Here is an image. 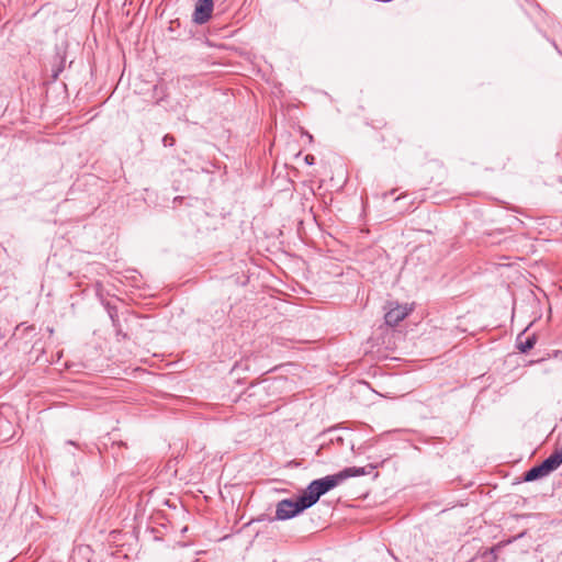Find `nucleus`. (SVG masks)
Segmentation results:
<instances>
[{"instance_id": "7", "label": "nucleus", "mask_w": 562, "mask_h": 562, "mask_svg": "<svg viewBox=\"0 0 562 562\" xmlns=\"http://www.w3.org/2000/svg\"><path fill=\"white\" fill-rule=\"evenodd\" d=\"M550 472L546 469V467L541 463L537 467L531 468L529 471L525 473L524 480L526 482H531L541 477L549 475Z\"/></svg>"}, {"instance_id": "9", "label": "nucleus", "mask_w": 562, "mask_h": 562, "mask_svg": "<svg viewBox=\"0 0 562 562\" xmlns=\"http://www.w3.org/2000/svg\"><path fill=\"white\" fill-rule=\"evenodd\" d=\"M497 548L498 547H493L490 550L485 551L484 557H490L491 558L490 561H485V562H496L497 557L495 554V551H496Z\"/></svg>"}, {"instance_id": "2", "label": "nucleus", "mask_w": 562, "mask_h": 562, "mask_svg": "<svg viewBox=\"0 0 562 562\" xmlns=\"http://www.w3.org/2000/svg\"><path fill=\"white\" fill-rule=\"evenodd\" d=\"M311 506L306 502L303 494L297 497L296 501L293 499H282L277 504L276 508V519L278 520H286L295 517L304 509L310 508Z\"/></svg>"}, {"instance_id": "5", "label": "nucleus", "mask_w": 562, "mask_h": 562, "mask_svg": "<svg viewBox=\"0 0 562 562\" xmlns=\"http://www.w3.org/2000/svg\"><path fill=\"white\" fill-rule=\"evenodd\" d=\"M537 337L535 334L525 337V333L522 331L517 336L516 347L520 352L526 353L535 347Z\"/></svg>"}, {"instance_id": "4", "label": "nucleus", "mask_w": 562, "mask_h": 562, "mask_svg": "<svg viewBox=\"0 0 562 562\" xmlns=\"http://www.w3.org/2000/svg\"><path fill=\"white\" fill-rule=\"evenodd\" d=\"M411 311L412 308L407 305H396L385 313V323L389 326H396L411 313Z\"/></svg>"}, {"instance_id": "11", "label": "nucleus", "mask_w": 562, "mask_h": 562, "mask_svg": "<svg viewBox=\"0 0 562 562\" xmlns=\"http://www.w3.org/2000/svg\"><path fill=\"white\" fill-rule=\"evenodd\" d=\"M0 423H3V424H9L8 422H5V420H1V419H0Z\"/></svg>"}, {"instance_id": "6", "label": "nucleus", "mask_w": 562, "mask_h": 562, "mask_svg": "<svg viewBox=\"0 0 562 562\" xmlns=\"http://www.w3.org/2000/svg\"><path fill=\"white\" fill-rule=\"evenodd\" d=\"M562 463V445L558 446L553 453L542 461V464L551 473L555 471Z\"/></svg>"}, {"instance_id": "3", "label": "nucleus", "mask_w": 562, "mask_h": 562, "mask_svg": "<svg viewBox=\"0 0 562 562\" xmlns=\"http://www.w3.org/2000/svg\"><path fill=\"white\" fill-rule=\"evenodd\" d=\"M213 5V0H196L193 12V21L198 24L206 23L211 19Z\"/></svg>"}, {"instance_id": "1", "label": "nucleus", "mask_w": 562, "mask_h": 562, "mask_svg": "<svg viewBox=\"0 0 562 562\" xmlns=\"http://www.w3.org/2000/svg\"><path fill=\"white\" fill-rule=\"evenodd\" d=\"M366 474L364 468L350 467L346 468L338 473L326 475L322 479L312 481L303 493L310 506L317 503L319 497L328 491L344 483L350 477L361 476Z\"/></svg>"}, {"instance_id": "10", "label": "nucleus", "mask_w": 562, "mask_h": 562, "mask_svg": "<svg viewBox=\"0 0 562 562\" xmlns=\"http://www.w3.org/2000/svg\"><path fill=\"white\" fill-rule=\"evenodd\" d=\"M314 156L313 155H306L305 156V162L308 164V165H313L314 164Z\"/></svg>"}, {"instance_id": "8", "label": "nucleus", "mask_w": 562, "mask_h": 562, "mask_svg": "<svg viewBox=\"0 0 562 562\" xmlns=\"http://www.w3.org/2000/svg\"><path fill=\"white\" fill-rule=\"evenodd\" d=\"M175 143H176V139H175V137H173L172 135H170V134H166V135L164 136V138H162V144H164V146H166V147H167V146L171 147V146H173V145H175Z\"/></svg>"}]
</instances>
